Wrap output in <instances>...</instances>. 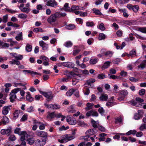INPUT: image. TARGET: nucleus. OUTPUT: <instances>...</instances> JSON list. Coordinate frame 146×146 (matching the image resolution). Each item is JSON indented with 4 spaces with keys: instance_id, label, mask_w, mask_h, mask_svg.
Returning <instances> with one entry per match:
<instances>
[{
    "instance_id": "1",
    "label": "nucleus",
    "mask_w": 146,
    "mask_h": 146,
    "mask_svg": "<svg viewBox=\"0 0 146 146\" xmlns=\"http://www.w3.org/2000/svg\"><path fill=\"white\" fill-rule=\"evenodd\" d=\"M66 15V14L65 13L56 12L51 14L48 18L47 21L48 23L51 24L56 22L58 19L64 17Z\"/></svg>"
},
{
    "instance_id": "2",
    "label": "nucleus",
    "mask_w": 146,
    "mask_h": 146,
    "mask_svg": "<svg viewBox=\"0 0 146 146\" xmlns=\"http://www.w3.org/2000/svg\"><path fill=\"white\" fill-rule=\"evenodd\" d=\"M21 90V88H17L12 90L10 94V99L11 102H13L15 101V99L16 98L15 94Z\"/></svg>"
},
{
    "instance_id": "3",
    "label": "nucleus",
    "mask_w": 146,
    "mask_h": 146,
    "mask_svg": "<svg viewBox=\"0 0 146 146\" xmlns=\"http://www.w3.org/2000/svg\"><path fill=\"white\" fill-rule=\"evenodd\" d=\"M45 2L46 3V5L47 6L54 8H56L58 5L57 2L55 0H46Z\"/></svg>"
},
{
    "instance_id": "4",
    "label": "nucleus",
    "mask_w": 146,
    "mask_h": 146,
    "mask_svg": "<svg viewBox=\"0 0 146 146\" xmlns=\"http://www.w3.org/2000/svg\"><path fill=\"white\" fill-rule=\"evenodd\" d=\"M95 81V80L91 79L87 80L86 83L84 84L85 87H88L89 88H93L94 87V85L93 84Z\"/></svg>"
},
{
    "instance_id": "5",
    "label": "nucleus",
    "mask_w": 146,
    "mask_h": 146,
    "mask_svg": "<svg viewBox=\"0 0 146 146\" xmlns=\"http://www.w3.org/2000/svg\"><path fill=\"white\" fill-rule=\"evenodd\" d=\"M40 93L43 95L44 97H46L48 100H51L53 98V96L51 92H46L41 91H39Z\"/></svg>"
},
{
    "instance_id": "6",
    "label": "nucleus",
    "mask_w": 146,
    "mask_h": 146,
    "mask_svg": "<svg viewBox=\"0 0 146 146\" xmlns=\"http://www.w3.org/2000/svg\"><path fill=\"white\" fill-rule=\"evenodd\" d=\"M24 5V4L21 3L18 7L19 8L22 12L28 13L30 11V9L29 8L25 7Z\"/></svg>"
},
{
    "instance_id": "7",
    "label": "nucleus",
    "mask_w": 146,
    "mask_h": 146,
    "mask_svg": "<svg viewBox=\"0 0 146 146\" xmlns=\"http://www.w3.org/2000/svg\"><path fill=\"white\" fill-rule=\"evenodd\" d=\"M35 133L37 136L41 137L47 138L48 134L46 132L37 130L36 131Z\"/></svg>"
},
{
    "instance_id": "8",
    "label": "nucleus",
    "mask_w": 146,
    "mask_h": 146,
    "mask_svg": "<svg viewBox=\"0 0 146 146\" xmlns=\"http://www.w3.org/2000/svg\"><path fill=\"white\" fill-rule=\"evenodd\" d=\"M46 140L44 139H37L35 140V142L36 146H42L46 143Z\"/></svg>"
},
{
    "instance_id": "9",
    "label": "nucleus",
    "mask_w": 146,
    "mask_h": 146,
    "mask_svg": "<svg viewBox=\"0 0 146 146\" xmlns=\"http://www.w3.org/2000/svg\"><path fill=\"white\" fill-rule=\"evenodd\" d=\"M143 112L141 110H139L138 113H135L134 116V118L135 120H139L143 117Z\"/></svg>"
},
{
    "instance_id": "10",
    "label": "nucleus",
    "mask_w": 146,
    "mask_h": 146,
    "mask_svg": "<svg viewBox=\"0 0 146 146\" xmlns=\"http://www.w3.org/2000/svg\"><path fill=\"white\" fill-rule=\"evenodd\" d=\"M11 105L4 106L3 108L2 113L4 115L7 114L9 111L11 110Z\"/></svg>"
},
{
    "instance_id": "11",
    "label": "nucleus",
    "mask_w": 146,
    "mask_h": 146,
    "mask_svg": "<svg viewBox=\"0 0 146 146\" xmlns=\"http://www.w3.org/2000/svg\"><path fill=\"white\" fill-rule=\"evenodd\" d=\"M86 115L88 117H90L91 116L97 117L98 115V114L96 111L91 110L87 112L86 113Z\"/></svg>"
},
{
    "instance_id": "12",
    "label": "nucleus",
    "mask_w": 146,
    "mask_h": 146,
    "mask_svg": "<svg viewBox=\"0 0 146 146\" xmlns=\"http://www.w3.org/2000/svg\"><path fill=\"white\" fill-rule=\"evenodd\" d=\"M39 44L41 47H42L43 50H46L48 48V45L45 43L43 40H40L39 42Z\"/></svg>"
},
{
    "instance_id": "13",
    "label": "nucleus",
    "mask_w": 146,
    "mask_h": 146,
    "mask_svg": "<svg viewBox=\"0 0 146 146\" xmlns=\"http://www.w3.org/2000/svg\"><path fill=\"white\" fill-rule=\"evenodd\" d=\"M56 117V114L54 112L48 113V114L46 116V118L49 120H51L52 119Z\"/></svg>"
},
{
    "instance_id": "14",
    "label": "nucleus",
    "mask_w": 146,
    "mask_h": 146,
    "mask_svg": "<svg viewBox=\"0 0 146 146\" xmlns=\"http://www.w3.org/2000/svg\"><path fill=\"white\" fill-rule=\"evenodd\" d=\"M75 138V136L74 135H66L64 137V139L66 141V142L68 141H70L72 139H73Z\"/></svg>"
},
{
    "instance_id": "15",
    "label": "nucleus",
    "mask_w": 146,
    "mask_h": 146,
    "mask_svg": "<svg viewBox=\"0 0 146 146\" xmlns=\"http://www.w3.org/2000/svg\"><path fill=\"white\" fill-rule=\"evenodd\" d=\"M108 99V95L106 94H102L99 97V99L102 101H106Z\"/></svg>"
},
{
    "instance_id": "16",
    "label": "nucleus",
    "mask_w": 146,
    "mask_h": 146,
    "mask_svg": "<svg viewBox=\"0 0 146 146\" xmlns=\"http://www.w3.org/2000/svg\"><path fill=\"white\" fill-rule=\"evenodd\" d=\"M1 121L2 123L4 125H5L9 122V118L6 116H3L2 119H1Z\"/></svg>"
},
{
    "instance_id": "17",
    "label": "nucleus",
    "mask_w": 146,
    "mask_h": 146,
    "mask_svg": "<svg viewBox=\"0 0 146 146\" xmlns=\"http://www.w3.org/2000/svg\"><path fill=\"white\" fill-rule=\"evenodd\" d=\"M66 121L68 123L71 125H75L76 123V121L75 119H72L69 118H67Z\"/></svg>"
},
{
    "instance_id": "18",
    "label": "nucleus",
    "mask_w": 146,
    "mask_h": 146,
    "mask_svg": "<svg viewBox=\"0 0 146 146\" xmlns=\"http://www.w3.org/2000/svg\"><path fill=\"white\" fill-rule=\"evenodd\" d=\"M94 105L93 104L88 103L86 104L87 107L85 108V110L86 111H88L91 109Z\"/></svg>"
},
{
    "instance_id": "19",
    "label": "nucleus",
    "mask_w": 146,
    "mask_h": 146,
    "mask_svg": "<svg viewBox=\"0 0 146 146\" xmlns=\"http://www.w3.org/2000/svg\"><path fill=\"white\" fill-rule=\"evenodd\" d=\"M16 39L18 41L22 40H23V34L22 32L18 34L15 37Z\"/></svg>"
},
{
    "instance_id": "20",
    "label": "nucleus",
    "mask_w": 146,
    "mask_h": 146,
    "mask_svg": "<svg viewBox=\"0 0 146 146\" xmlns=\"http://www.w3.org/2000/svg\"><path fill=\"white\" fill-rule=\"evenodd\" d=\"M76 91V89H70L67 91L66 93V95L68 96H71L73 93Z\"/></svg>"
},
{
    "instance_id": "21",
    "label": "nucleus",
    "mask_w": 146,
    "mask_h": 146,
    "mask_svg": "<svg viewBox=\"0 0 146 146\" xmlns=\"http://www.w3.org/2000/svg\"><path fill=\"white\" fill-rule=\"evenodd\" d=\"M110 62L109 61L106 62L102 66V69H105L108 68L110 66Z\"/></svg>"
},
{
    "instance_id": "22",
    "label": "nucleus",
    "mask_w": 146,
    "mask_h": 146,
    "mask_svg": "<svg viewBox=\"0 0 146 146\" xmlns=\"http://www.w3.org/2000/svg\"><path fill=\"white\" fill-rule=\"evenodd\" d=\"M27 95L26 96V99L29 102H32L33 100V98L31 96L29 92H27Z\"/></svg>"
},
{
    "instance_id": "23",
    "label": "nucleus",
    "mask_w": 146,
    "mask_h": 146,
    "mask_svg": "<svg viewBox=\"0 0 146 146\" xmlns=\"http://www.w3.org/2000/svg\"><path fill=\"white\" fill-rule=\"evenodd\" d=\"M66 26V29L69 30H72L75 28V25L72 24H70Z\"/></svg>"
},
{
    "instance_id": "24",
    "label": "nucleus",
    "mask_w": 146,
    "mask_h": 146,
    "mask_svg": "<svg viewBox=\"0 0 146 146\" xmlns=\"http://www.w3.org/2000/svg\"><path fill=\"white\" fill-rule=\"evenodd\" d=\"M113 53V52L111 51H108L107 52H106L104 53V55L106 57H111L112 56Z\"/></svg>"
},
{
    "instance_id": "25",
    "label": "nucleus",
    "mask_w": 146,
    "mask_h": 146,
    "mask_svg": "<svg viewBox=\"0 0 146 146\" xmlns=\"http://www.w3.org/2000/svg\"><path fill=\"white\" fill-rule=\"evenodd\" d=\"M20 112V110H16L13 114L14 116L13 117V119H16L18 117Z\"/></svg>"
},
{
    "instance_id": "26",
    "label": "nucleus",
    "mask_w": 146,
    "mask_h": 146,
    "mask_svg": "<svg viewBox=\"0 0 146 146\" xmlns=\"http://www.w3.org/2000/svg\"><path fill=\"white\" fill-rule=\"evenodd\" d=\"M21 137L20 140L21 141H25V136L27 135L25 131H22L21 132Z\"/></svg>"
},
{
    "instance_id": "27",
    "label": "nucleus",
    "mask_w": 146,
    "mask_h": 146,
    "mask_svg": "<svg viewBox=\"0 0 146 146\" xmlns=\"http://www.w3.org/2000/svg\"><path fill=\"white\" fill-rule=\"evenodd\" d=\"M68 3H66L64 5L63 9L66 12H70V8L68 6Z\"/></svg>"
},
{
    "instance_id": "28",
    "label": "nucleus",
    "mask_w": 146,
    "mask_h": 146,
    "mask_svg": "<svg viewBox=\"0 0 146 146\" xmlns=\"http://www.w3.org/2000/svg\"><path fill=\"white\" fill-rule=\"evenodd\" d=\"M106 37V35L102 33H100L99 34L98 39L99 40H104Z\"/></svg>"
},
{
    "instance_id": "29",
    "label": "nucleus",
    "mask_w": 146,
    "mask_h": 146,
    "mask_svg": "<svg viewBox=\"0 0 146 146\" xmlns=\"http://www.w3.org/2000/svg\"><path fill=\"white\" fill-rule=\"evenodd\" d=\"M73 45L72 43L70 41L66 42L64 44V46L66 47H70L72 46Z\"/></svg>"
},
{
    "instance_id": "30",
    "label": "nucleus",
    "mask_w": 146,
    "mask_h": 146,
    "mask_svg": "<svg viewBox=\"0 0 146 146\" xmlns=\"http://www.w3.org/2000/svg\"><path fill=\"white\" fill-rule=\"evenodd\" d=\"M5 129L6 134L7 135V136L9 135L11 133V127H9L7 129Z\"/></svg>"
},
{
    "instance_id": "31",
    "label": "nucleus",
    "mask_w": 146,
    "mask_h": 146,
    "mask_svg": "<svg viewBox=\"0 0 146 146\" xmlns=\"http://www.w3.org/2000/svg\"><path fill=\"white\" fill-rule=\"evenodd\" d=\"M92 11L93 13H95L96 15H102V13L100 11L97 9L94 8L92 9Z\"/></svg>"
},
{
    "instance_id": "32",
    "label": "nucleus",
    "mask_w": 146,
    "mask_h": 146,
    "mask_svg": "<svg viewBox=\"0 0 146 146\" xmlns=\"http://www.w3.org/2000/svg\"><path fill=\"white\" fill-rule=\"evenodd\" d=\"M32 50V46L29 44H27L26 46V50L28 52H31Z\"/></svg>"
},
{
    "instance_id": "33",
    "label": "nucleus",
    "mask_w": 146,
    "mask_h": 146,
    "mask_svg": "<svg viewBox=\"0 0 146 146\" xmlns=\"http://www.w3.org/2000/svg\"><path fill=\"white\" fill-rule=\"evenodd\" d=\"M77 123L78 125L81 127H84L86 125V124L82 121H78Z\"/></svg>"
},
{
    "instance_id": "34",
    "label": "nucleus",
    "mask_w": 146,
    "mask_h": 146,
    "mask_svg": "<svg viewBox=\"0 0 146 146\" xmlns=\"http://www.w3.org/2000/svg\"><path fill=\"white\" fill-rule=\"evenodd\" d=\"M136 51L135 50H132L131 51L129 54H127V55L128 56H131L132 57H133V55H136Z\"/></svg>"
},
{
    "instance_id": "35",
    "label": "nucleus",
    "mask_w": 146,
    "mask_h": 146,
    "mask_svg": "<svg viewBox=\"0 0 146 146\" xmlns=\"http://www.w3.org/2000/svg\"><path fill=\"white\" fill-rule=\"evenodd\" d=\"M28 115L27 114H25L20 119L21 121H25L27 120Z\"/></svg>"
},
{
    "instance_id": "36",
    "label": "nucleus",
    "mask_w": 146,
    "mask_h": 146,
    "mask_svg": "<svg viewBox=\"0 0 146 146\" xmlns=\"http://www.w3.org/2000/svg\"><path fill=\"white\" fill-rule=\"evenodd\" d=\"M137 133V131L135 130H130L126 133V134L129 135L131 134L133 135H135Z\"/></svg>"
},
{
    "instance_id": "37",
    "label": "nucleus",
    "mask_w": 146,
    "mask_h": 146,
    "mask_svg": "<svg viewBox=\"0 0 146 146\" xmlns=\"http://www.w3.org/2000/svg\"><path fill=\"white\" fill-rule=\"evenodd\" d=\"M33 31L34 32L36 33H38L39 32H43V31L40 27L35 28L33 29Z\"/></svg>"
},
{
    "instance_id": "38",
    "label": "nucleus",
    "mask_w": 146,
    "mask_h": 146,
    "mask_svg": "<svg viewBox=\"0 0 146 146\" xmlns=\"http://www.w3.org/2000/svg\"><path fill=\"white\" fill-rule=\"evenodd\" d=\"M98 62V60L96 58L91 59L90 60V63L92 64H96Z\"/></svg>"
},
{
    "instance_id": "39",
    "label": "nucleus",
    "mask_w": 146,
    "mask_h": 146,
    "mask_svg": "<svg viewBox=\"0 0 146 146\" xmlns=\"http://www.w3.org/2000/svg\"><path fill=\"white\" fill-rule=\"evenodd\" d=\"M79 9V8L78 6L73 5L71 8L70 9V12L76 10H78Z\"/></svg>"
},
{
    "instance_id": "40",
    "label": "nucleus",
    "mask_w": 146,
    "mask_h": 146,
    "mask_svg": "<svg viewBox=\"0 0 146 146\" xmlns=\"http://www.w3.org/2000/svg\"><path fill=\"white\" fill-rule=\"evenodd\" d=\"M145 63L143 61L141 64L137 66V67L138 68H140L141 70H143L145 67Z\"/></svg>"
},
{
    "instance_id": "41",
    "label": "nucleus",
    "mask_w": 146,
    "mask_h": 146,
    "mask_svg": "<svg viewBox=\"0 0 146 146\" xmlns=\"http://www.w3.org/2000/svg\"><path fill=\"white\" fill-rule=\"evenodd\" d=\"M62 65L65 67H69V68H72V66L73 65V63H70L68 64L66 63H62Z\"/></svg>"
},
{
    "instance_id": "42",
    "label": "nucleus",
    "mask_w": 146,
    "mask_h": 146,
    "mask_svg": "<svg viewBox=\"0 0 146 146\" xmlns=\"http://www.w3.org/2000/svg\"><path fill=\"white\" fill-rule=\"evenodd\" d=\"M120 94L121 95L124 96L125 97L128 94V92L127 90H123L121 91Z\"/></svg>"
},
{
    "instance_id": "43",
    "label": "nucleus",
    "mask_w": 146,
    "mask_h": 146,
    "mask_svg": "<svg viewBox=\"0 0 146 146\" xmlns=\"http://www.w3.org/2000/svg\"><path fill=\"white\" fill-rule=\"evenodd\" d=\"M5 9L6 11L12 14L15 13L17 12V11L16 10H13L8 8H5Z\"/></svg>"
},
{
    "instance_id": "44",
    "label": "nucleus",
    "mask_w": 146,
    "mask_h": 146,
    "mask_svg": "<svg viewBox=\"0 0 146 146\" xmlns=\"http://www.w3.org/2000/svg\"><path fill=\"white\" fill-rule=\"evenodd\" d=\"M98 111L103 116L104 115L105 110H104L103 108L101 107L98 110Z\"/></svg>"
},
{
    "instance_id": "45",
    "label": "nucleus",
    "mask_w": 146,
    "mask_h": 146,
    "mask_svg": "<svg viewBox=\"0 0 146 146\" xmlns=\"http://www.w3.org/2000/svg\"><path fill=\"white\" fill-rule=\"evenodd\" d=\"M121 59L119 58H116L113 60L112 62L115 64H118L120 62Z\"/></svg>"
},
{
    "instance_id": "46",
    "label": "nucleus",
    "mask_w": 146,
    "mask_h": 146,
    "mask_svg": "<svg viewBox=\"0 0 146 146\" xmlns=\"http://www.w3.org/2000/svg\"><path fill=\"white\" fill-rule=\"evenodd\" d=\"M108 76H110V77H109L110 79H111L113 80L118 79L119 77V76L114 75H111L110 74H108Z\"/></svg>"
},
{
    "instance_id": "47",
    "label": "nucleus",
    "mask_w": 146,
    "mask_h": 146,
    "mask_svg": "<svg viewBox=\"0 0 146 146\" xmlns=\"http://www.w3.org/2000/svg\"><path fill=\"white\" fill-rule=\"evenodd\" d=\"M139 31L144 33H146V27H139L138 28Z\"/></svg>"
},
{
    "instance_id": "48",
    "label": "nucleus",
    "mask_w": 146,
    "mask_h": 146,
    "mask_svg": "<svg viewBox=\"0 0 146 146\" xmlns=\"http://www.w3.org/2000/svg\"><path fill=\"white\" fill-rule=\"evenodd\" d=\"M74 75H75V78H76L78 80H82V75L80 74H74Z\"/></svg>"
},
{
    "instance_id": "49",
    "label": "nucleus",
    "mask_w": 146,
    "mask_h": 146,
    "mask_svg": "<svg viewBox=\"0 0 146 146\" xmlns=\"http://www.w3.org/2000/svg\"><path fill=\"white\" fill-rule=\"evenodd\" d=\"M86 134H87L90 136V135H93L94 134V132H92V129H90L86 131Z\"/></svg>"
},
{
    "instance_id": "50",
    "label": "nucleus",
    "mask_w": 146,
    "mask_h": 146,
    "mask_svg": "<svg viewBox=\"0 0 146 146\" xmlns=\"http://www.w3.org/2000/svg\"><path fill=\"white\" fill-rule=\"evenodd\" d=\"M18 17L21 19H25L27 17L26 15L24 14L23 13H21L18 15Z\"/></svg>"
},
{
    "instance_id": "51",
    "label": "nucleus",
    "mask_w": 146,
    "mask_h": 146,
    "mask_svg": "<svg viewBox=\"0 0 146 146\" xmlns=\"http://www.w3.org/2000/svg\"><path fill=\"white\" fill-rule=\"evenodd\" d=\"M106 78V75L103 74H99L98 76V78L100 79H103L105 78Z\"/></svg>"
},
{
    "instance_id": "52",
    "label": "nucleus",
    "mask_w": 146,
    "mask_h": 146,
    "mask_svg": "<svg viewBox=\"0 0 146 146\" xmlns=\"http://www.w3.org/2000/svg\"><path fill=\"white\" fill-rule=\"evenodd\" d=\"M28 143L29 145H32L34 142V140L33 138H30L27 140Z\"/></svg>"
},
{
    "instance_id": "53",
    "label": "nucleus",
    "mask_w": 146,
    "mask_h": 146,
    "mask_svg": "<svg viewBox=\"0 0 146 146\" xmlns=\"http://www.w3.org/2000/svg\"><path fill=\"white\" fill-rule=\"evenodd\" d=\"M122 121V119L121 117H119L116 118L115 121V123L121 122Z\"/></svg>"
},
{
    "instance_id": "54",
    "label": "nucleus",
    "mask_w": 146,
    "mask_h": 146,
    "mask_svg": "<svg viewBox=\"0 0 146 146\" xmlns=\"http://www.w3.org/2000/svg\"><path fill=\"white\" fill-rule=\"evenodd\" d=\"M145 92V89H142L139 91V94L141 96H143Z\"/></svg>"
},
{
    "instance_id": "55",
    "label": "nucleus",
    "mask_w": 146,
    "mask_h": 146,
    "mask_svg": "<svg viewBox=\"0 0 146 146\" xmlns=\"http://www.w3.org/2000/svg\"><path fill=\"white\" fill-rule=\"evenodd\" d=\"M91 123L92 124L93 127L95 128H97V125L96 122L93 119L91 120Z\"/></svg>"
},
{
    "instance_id": "56",
    "label": "nucleus",
    "mask_w": 146,
    "mask_h": 146,
    "mask_svg": "<svg viewBox=\"0 0 146 146\" xmlns=\"http://www.w3.org/2000/svg\"><path fill=\"white\" fill-rule=\"evenodd\" d=\"M135 100L137 102H138L139 103H141L144 101L143 99L138 97L136 98Z\"/></svg>"
},
{
    "instance_id": "57",
    "label": "nucleus",
    "mask_w": 146,
    "mask_h": 146,
    "mask_svg": "<svg viewBox=\"0 0 146 146\" xmlns=\"http://www.w3.org/2000/svg\"><path fill=\"white\" fill-rule=\"evenodd\" d=\"M16 139V138L14 135H11L9 138V141H14Z\"/></svg>"
},
{
    "instance_id": "58",
    "label": "nucleus",
    "mask_w": 146,
    "mask_h": 146,
    "mask_svg": "<svg viewBox=\"0 0 146 146\" xmlns=\"http://www.w3.org/2000/svg\"><path fill=\"white\" fill-rule=\"evenodd\" d=\"M139 9V7L138 5H135L132 7V10L135 12H137Z\"/></svg>"
},
{
    "instance_id": "59",
    "label": "nucleus",
    "mask_w": 146,
    "mask_h": 146,
    "mask_svg": "<svg viewBox=\"0 0 146 146\" xmlns=\"http://www.w3.org/2000/svg\"><path fill=\"white\" fill-rule=\"evenodd\" d=\"M99 28L100 30L103 31H104L106 29L105 27L104 26V24L103 23H101L99 25Z\"/></svg>"
},
{
    "instance_id": "60",
    "label": "nucleus",
    "mask_w": 146,
    "mask_h": 146,
    "mask_svg": "<svg viewBox=\"0 0 146 146\" xmlns=\"http://www.w3.org/2000/svg\"><path fill=\"white\" fill-rule=\"evenodd\" d=\"M40 58L43 61H48L49 59L46 56H40Z\"/></svg>"
},
{
    "instance_id": "61",
    "label": "nucleus",
    "mask_w": 146,
    "mask_h": 146,
    "mask_svg": "<svg viewBox=\"0 0 146 146\" xmlns=\"http://www.w3.org/2000/svg\"><path fill=\"white\" fill-rule=\"evenodd\" d=\"M86 25L87 27H92L94 25V24L93 22L88 21L86 23Z\"/></svg>"
},
{
    "instance_id": "62",
    "label": "nucleus",
    "mask_w": 146,
    "mask_h": 146,
    "mask_svg": "<svg viewBox=\"0 0 146 146\" xmlns=\"http://www.w3.org/2000/svg\"><path fill=\"white\" fill-rule=\"evenodd\" d=\"M140 130L143 131L144 129H146V124H143L139 128Z\"/></svg>"
},
{
    "instance_id": "63",
    "label": "nucleus",
    "mask_w": 146,
    "mask_h": 146,
    "mask_svg": "<svg viewBox=\"0 0 146 146\" xmlns=\"http://www.w3.org/2000/svg\"><path fill=\"white\" fill-rule=\"evenodd\" d=\"M79 80L76 78H74L72 79V84L73 85H76L77 83L78 82Z\"/></svg>"
},
{
    "instance_id": "64",
    "label": "nucleus",
    "mask_w": 146,
    "mask_h": 146,
    "mask_svg": "<svg viewBox=\"0 0 146 146\" xmlns=\"http://www.w3.org/2000/svg\"><path fill=\"white\" fill-rule=\"evenodd\" d=\"M80 49H76L74 50L73 52V54L75 56L78 54L80 51Z\"/></svg>"
}]
</instances>
